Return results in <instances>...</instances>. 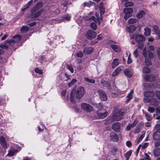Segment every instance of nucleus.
<instances>
[{"label":"nucleus","mask_w":160,"mask_h":160,"mask_svg":"<svg viewBox=\"0 0 160 160\" xmlns=\"http://www.w3.org/2000/svg\"><path fill=\"white\" fill-rule=\"evenodd\" d=\"M95 15L97 18L96 20L98 22V24H100L101 23V21H102L103 20L102 17V16H100V17L99 14L97 12L96 13Z\"/></svg>","instance_id":"nucleus-32"},{"label":"nucleus","mask_w":160,"mask_h":160,"mask_svg":"<svg viewBox=\"0 0 160 160\" xmlns=\"http://www.w3.org/2000/svg\"><path fill=\"white\" fill-rule=\"evenodd\" d=\"M123 12L125 14L124 18L125 20H127L132 16L133 10L131 8H125L123 9Z\"/></svg>","instance_id":"nucleus-5"},{"label":"nucleus","mask_w":160,"mask_h":160,"mask_svg":"<svg viewBox=\"0 0 160 160\" xmlns=\"http://www.w3.org/2000/svg\"><path fill=\"white\" fill-rule=\"evenodd\" d=\"M34 71L35 72L37 73H38L39 74H42L43 72L42 71L38 68H35Z\"/></svg>","instance_id":"nucleus-45"},{"label":"nucleus","mask_w":160,"mask_h":160,"mask_svg":"<svg viewBox=\"0 0 160 160\" xmlns=\"http://www.w3.org/2000/svg\"><path fill=\"white\" fill-rule=\"evenodd\" d=\"M110 47L116 52H118L121 50V48L116 45L112 44L110 45Z\"/></svg>","instance_id":"nucleus-24"},{"label":"nucleus","mask_w":160,"mask_h":160,"mask_svg":"<svg viewBox=\"0 0 160 160\" xmlns=\"http://www.w3.org/2000/svg\"><path fill=\"white\" fill-rule=\"evenodd\" d=\"M101 83H102L103 87H109L110 84L107 81H105L103 79H102L101 81Z\"/></svg>","instance_id":"nucleus-33"},{"label":"nucleus","mask_w":160,"mask_h":160,"mask_svg":"<svg viewBox=\"0 0 160 160\" xmlns=\"http://www.w3.org/2000/svg\"><path fill=\"white\" fill-rule=\"evenodd\" d=\"M148 57L150 59H152L153 57V53L149 50L147 51Z\"/></svg>","instance_id":"nucleus-43"},{"label":"nucleus","mask_w":160,"mask_h":160,"mask_svg":"<svg viewBox=\"0 0 160 160\" xmlns=\"http://www.w3.org/2000/svg\"><path fill=\"white\" fill-rule=\"evenodd\" d=\"M154 129L156 130V131L153 132V139L155 140H160V126L158 124H156L154 128Z\"/></svg>","instance_id":"nucleus-3"},{"label":"nucleus","mask_w":160,"mask_h":160,"mask_svg":"<svg viewBox=\"0 0 160 160\" xmlns=\"http://www.w3.org/2000/svg\"><path fill=\"white\" fill-rule=\"evenodd\" d=\"M151 69L148 67H144L143 68V71L144 73H149L151 72Z\"/></svg>","instance_id":"nucleus-35"},{"label":"nucleus","mask_w":160,"mask_h":160,"mask_svg":"<svg viewBox=\"0 0 160 160\" xmlns=\"http://www.w3.org/2000/svg\"><path fill=\"white\" fill-rule=\"evenodd\" d=\"M7 43L5 42L2 44L0 45V47L2 49L8 50V46L7 45Z\"/></svg>","instance_id":"nucleus-37"},{"label":"nucleus","mask_w":160,"mask_h":160,"mask_svg":"<svg viewBox=\"0 0 160 160\" xmlns=\"http://www.w3.org/2000/svg\"><path fill=\"white\" fill-rule=\"evenodd\" d=\"M76 55L78 57L80 58H82L83 57V54L81 51L78 52Z\"/></svg>","instance_id":"nucleus-48"},{"label":"nucleus","mask_w":160,"mask_h":160,"mask_svg":"<svg viewBox=\"0 0 160 160\" xmlns=\"http://www.w3.org/2000/svg\"><path fill=\"white\" fill-rule=\"evenodd\" d=\"M137 123H138L137 121L135 120L132 123L131 125L132 127H134L137 124Z\"/></svg>","instance_id":"nucleus-63"},{"label":"nucleus","mask_w":160,"mask_h":160,"mask_svg":"<svg viewBox=\"0 0 160 160\" xmlns=\"http://www.w3.org/2000/svg\"><path fill=\"white\" fill-rule=\"evenodd\" d=\"M155 83H145L144 84V86L146 89L150 88H156V87H153V85Z\"/></svg>","instance_id":"nucleus-26"},{"label":"nucleus","mask_w":160,"mask_h":160,"mask_svg":"<svg viewBox=\"0 0 160 160\" xmlns=\"http://www.w3.org/2000/svg\"><path fill=\"white\" fill-rule=\"evenodd\" d=\"M43 3L42 2H38L35 6L32 8L30 11V16L32 18L35 19L38 17L41 14L42 11V9L38 11L43 6Z\"/></svg>","instance_id":"nucleus-1"},{"label":"nucleus","mask_w":160,"mask_h":160,"mask_svg":"<svg viewBox=\"0 0 160 160\" xmlns=\"http://www.w3.org/2000/svg\"><path fill=\"white\" fill-rule=\"evenodd\" d=\"M12 39L15 41V43L19 42L22 39V37L20 35L18 34L13 36Z\"/></svg>","instance_id":"nucleus-27"},{"label":"nucleus","mask_w":160,"mask_h":160,"mask_svg":"<svg viewBox=\"0 0 160 160\" xmlns=\"http://www.w3.org/2000/svg\"><path fill=\"white\" fill-rule=\"evenodd\" d=\"M33 2V0H31L29 1L28 3L26 5V6H27V8H29L30 7L31 4Z\"/></svg>","instance_id":"nucleus-59"},{"label":"nucleus","mask_w":160,"mask_h":160,"mask_svg":"<svg viewBox=\"0 0 160 160\" xmlns=\"http://www.w3.org/2000/svg\"><path fill=\"white\" fill-rule=\"evenodd\" d=\"M123 114V112L121 110H119L113 113V116L116 121H118L122 119Z\"/></svg>","instance_id":"nucleus-6"},{"label":"nucleus","mask_w":160,"mask_h":160,"mask_svg":"<svg viewBox=\"0 0 160 160\" xmlns=\"http://www.w3.org/2000/svg\"><path fill=\"white\" fill-rule=\"evenodd\" d=\"M118 61L119 60L118 58H115L113 59L111 64L112 67V68H115L116 66L118 65L119 62H118Z\"/></svg>","instance_id":"nucleus-29"},{"label":"nucleus","mask_w":160,"mask_h":160,"mask_svg":"<svg viewBox=\"0 0 160 160\" xmlns=\"http://www.w3.org/2000/svg\"><path fill=\"white\" fill-rule=\"evenodd\" d=\"M122 69L120 67H118L114 70V71L118 73Z\"/></svg>","instance_id":"nucleus-58"},{"label":"nucleus","mask_w":160,"mask_h":160,"mask_svg":"<svg viewBox=\"0 0 160 160\" xmlns=\"http://www.w3.org/2000/svg\"><path fill=\"white\" fill-rule=\"evenodd\" d=\"M77 82V80L76 79H72V81L68 83V86L69 87H71L73 85H74L75 83Z\"/></svg>","instance_id":"nucleus-41"},{"label":"nucleus","mask_w":160,"mask_h":160,"mask_svg":"<svg viewBox=\"0 0 160 160\" xmlns=\"http://www.w3.org/2000/svg\"><path fill=\"white\" fill-rule=\"evenodd\" d=\"M127 30L128 32L131 34L136 30V28L133 25H131L129 26V27L127 28Z\"/></svg>","instance_id":"nucleus-22"},{"label":"nucleus","mask_w":160,"mask_h":160,"mask_svg":"<svg viewBox=\"0 0 160 160\" xmlns=\"http://www.w3.org/2000/svg\"><path fill=\"white\" fill-rule=\"evenodd\" d=\"M153 30L154 33L158 36L157 37V39H160V32L159 30L158 27L156 25H154L153 27Z\"/></svg>","instance_id":"nucleus-15"},{"label":"nucleus","mask_w":160,"mask_h":160,"mask_svg":"<svg viewBox=\"0 0 160 160\" xmlns=\"http://www.w3.org/2000/svg\"><path fill=\"white\" fill-rule=\"evenodd\" d=\"M126 145L128 147H130L132 146V143L129 141H127L126 142Z\"/></svg>","instance_id":"nucleus-57"},{"label":"nucleus","mask_w":160,"mask_h":160,"mask_svg":"<svg viewBox=\"0 0 160 160\" xmlns=\"http://www.w3.org/2000/svg\"><path fill=\"white\" fill-rule=\"evenodd\" d=\"M87 38L88 39H91V38H95L96 36V33L92 30H88L87 33Z\"/></svg>","instance_id":"nucleus-12"},{"label":"nucleus","mask_w":160,"mask_h":160,"mask_svg":"<svg viewBox=\"0 0 160 160\" xmlns=\"http://www.w3.org/2000/svg\"><path fill=\"white\" fill-rule=\"evenodd\" d=\"M149 51H154V47L153 46H150L148 48Z\"/></svg>","instance_id":"nucleus-60"},{"label":"nucleus","mask_w":160,"mask_h":160,"mask_svg":"<svg viewBox=\"0 0 160 160\" xmlns=\"http://www.w3.org/2000/svg\"><path fill=\"white\" fill-rule=\"evenodd\" d=\"M132 153V151L131 150H130L129 151H128L124 155L125 157L126 158V159L128 160L129 159V158L131 155V154Z\"/></svg>","instance_id":"nucleus-36"},{"label":"nucleus","mask_w":160,"mask_h":160,"mask_svg":"<svg viewBox=\"0 0 160 160\" xmlns=\"http://www.w3.org/2000/svg\"><path fill=\"white\" fill-rule=\"evenodd\" d=\"M137 20L136 19L131 18L128 20V22L129 24L135 23L137 22Z\"/></svg>","instance_id":"nucleus-42"},{"label":"nucleus","mask_w":160,"mask_h":160,"mask_svg":"<svg viewBox=\"0 0 160 160\" xmlns=\"http://www.w3.org/2000/svg\"><path fill=\"white\" fill-rule=\"evenodd\" d=\"M145 156V159L147 160H150L151 158H150L149 155L147 153L144 154Z\"/></svg>","instance_id":"nucleus-55"},{"label":"nucleus","mask_w":160,"mask_h":160,"mask_svg":"<svg viewBox=\"0 0 160 160\" xmlns=\"http://www.w3.org/2000/svg\"><path fill=\"white\" fill-rule=\"evenodd\" d=\"M42 125V128H41V127L39 126H38V129L39 132H42L44 128L45 129V128H46L45 126H44L43 125Z\"/></svg>","instance_id":"nucleus-52"},{"label":"nucleus","mask_w":160,"mask_h":160,"mask_svg":"<svg viewBox=\"0 0 160 160\" xmlns=\"http://www.w3.org/2000/svg\"><path fill=\"white\" fill-rule=\"evenodd\" d=\"M145 40V37L142 34H137L135 36V40L137 42L142 43Z\"/></svg>","instance_id":"nucleus-13"},{"label":"nucleus","mask_w":160,"mask_h":160,"mask_svg":"<svg viewBox=\"0 0 160 160\" xmlns=\"http://www.w3.org/2000/svg\"><path fill=\"white\" fill-rule=\"evenodd\" d=\"M145 34L148 36H149L150 34L151 31L149 28H145Z\"/></svg>","instance_id":"nucleus-49"},{"label":"nucleus","mask_w":160,"mask_h":160,"mask_svg":"<svg viewBox=\"0 0 160 160\" xmlns=\"http://www.w3.org/2000/svg\"><path fill=\"white\" fill-rule=\"evenodd\" d=\"M132 127L131 125L130 124H128L126 127V130L127 131H129L130 130L131 128Z\"/></svg>","instance_id":"nucleus-62"},{"label":"nucleus","mask_w":160,"mask_h":160,"mask_svg":"<svg viewBox=\"0 0 160 160\" xmlns=\"http://www.w3.org/2000/svg\"><path fill=\"white\" fill-rule=\"evenodd\" d=\"M29 29V28L26 26H23L21 28L20 30L22 32H28Z\"/></svg>","instance_id":"nucleus-34"},{"label":"nucleus","mask_w":160,"mask_h":160,"mask_svg":"<svg viewBox=\"0 0 160 160\" xmlns=\"http://www.w3.org/2000/svg\"><path fill=\"white\" fill-rule=\"evenodd\" d=\"M75 90L73 89L71 91L70 93V100L72 103H74L75 102L74 99L75 94Z\"/></svg>","instance_id":"nucleus-23"},{"label":"nucleus","mask_w":160,"mask_h":160,"mask_svg":"<svg viewBox=\"0 0 160 160\" xmlns=\"http://www.w3.org/2000/svg\"><path fill=\"white\" fill-rule=\"evenodd\" d=\"M5 42H6L7 44H8L7 45L8 46H9L11 47H13L15 43H16L15 41L13 40L12 39L9 40H7Z\"/></svg>","instance_id":"nucleus-31"},{"label":"nucleus","mask_w":160,"mask_h":160,"mask_svg":"<svg viewBox=\"0 0 160 160\" xmlns=\"http://www.w3.org/2000/svg\"><path fill=\"white\" fill-rule=\"evenodd\" d=\"M156 97L160 100V91L157 90L155 92Z\"/></svg>","instance_id":"nucleus-47"},{"label":"nucleus","mask_w":160,"mask_h":160,"mask_svg":"<svg viewBox=\"0 0 160 160\" xmlns=\"http://www.w3.org/2000/svg\"><path fill=\"white\" fill-rule=\"evenodd\" d=\"M130 54L128 56L127 61V63L128 64H129L131 63L132 62V60L131 58H130Z\"/></svg>","instance_id":"nucleus-53"},{"label":"nucleus","mask_w":160,"mask_h":160,"mask_svg":"<svg viewBox=\"0 0 160 160\" xmlns=\"http://www.w3.org/2000/svg\"><path fill=\"white\" fill-rule=\"evenodd\" d=\"M99 8L100 11V16H102L103 15L105 12V9L102 2H101L99 4Z\"/></svg>","instance_id":"nucleus-17"},{"label":"nucleus","mask_w":160,"mask_h":160,"mask_svg":"<svg viewBox=\"0 0 160 160\" xmlns=\"http://www.w3.org/2000/svg\"><path fill=\"white\" fill-rule=\"evenodd\" d=\"M15 152L12 150H11L9 151L8 154V156L10 157L13 156Z\"/></svg>","instance_id":"nucleus-56"},{"label":"nucleus","mask_w":160,"mask_h":160,"mask_svg":"<svg viewBox=\"0 0 160 160\" xmlns=\"http://www.w3.org/2000/svg\"><path fill=\"white\" fill-rule=\"evenodd\" d=\"M93 51V49L92 47L85 48H84V52L88 54H91Z\"/></svg>","instance_id":"nucleus-21"},{"label":"nucleus","mask_w":160,"mask_h":160,"mask_svg":"<svg viewBox=\"0 0 160 160\" xmlns=\"http://www.w3.org/2000/svg\"><path fill=\"white\" fill-rule=\"evenodd\" d=\"M145 80L150 82L154 81L156 79V76L153 74L145 75L144 77Z\"/></svg>","instance_id":"nucleus-9"},{"label":"nucleus","mask_w":160,"mask_h":160,"mask_svg":"<svg viewBox=\"0 0 160 160\" xmlns=\"http://www.w3.org/2000/svg\"><path fill=\"white\" fill-rule=\"evenodd\" d=\"M132 91H131L126 96V98L127 99L125 101V102L126 104L128 103L133 98L132 95Z\"/></svg>","instance_id":"nucleus-19"},{"label":"nucleus","mask_w":160,"mask_h":160,"mask_svg":"<svg viewBox=\"0 0 160 160\" xmlns=\"http://www.w3.org/2000/svg\"><path fill=\"white\" fill-rule=\"evenodd\" d=\"M143 42H142V43L138 42V48L140 49H142L144 47V45L143 44Z\"/></svg>","instance_id":"nucleus-46"},{"label":"nucleus","mask_w":160,"mask_h":160,"mask_svg":"<svg viewBox=\"0 0 160 160\" xmlns=\"http://www.w3.org/2000/svg\"><path fill=\"white\" fill-rule=\"evenodd\" d=\"M121 123L118 122L113 123L112 125V129L116 132H119L121 130Z\"/></svg>","instance_id":"nucleus-8"},{"label":"nucleus","mask_w":160,"mask_h":160,"mask_svg":"<svg viewBox=\"0 0 160 160\" xmlns=\"http://www.w3.org/2000/svg\"><path fill=\"white\" fill-rule=\"evenodd\" d=\"M146 14L145 12L143 10L140 11L137 14L136 17L138 19H141Z\"/></svg>","instance_id":"nucleus-28"},{"label":"nucleus","mask_w":160,"mask_h":160,"mask_svg":"<svg viewBox=\"0 0 160 160\" xmlns=\"http://www.w3.org/2000/svg\"><path fill=\"white\" fill-rule=\"evenodd\" d=\"M154 156L157 157L160 155V148H155L153 150Z\"/></svg>","instance_id":"nucleus-30"},{"label":"nucleus","mask_w":160,"mask_h":160,"mask_svg":"<svg viewBox=\"0 0 160 160\" xmlns=\"http://www.w3.org/2000/svg\"><path fill=\"white\" fill-rule=\"evenodd\" d=\"M142 54L143 56L145 57H146V58H147V52L145 50H143V52H142Z\"/></svg>","instance_id":"nucleus-64"},{"label":"nucleus","mask_w":160,"mask_h":160,"mask_svg":"<svg viewBox=\"0 0 160 160\" xmlns=\"http://www.w3.org/2000/svg\"><path fill=\"white\" fill-rule=\"evenodd\" d=\"M0 143L3 148H7L6 142L4 137H1L0 138Z\"/></svg>","instance_id":"nucleus-18"},{"label":"nucleus","mask_w":160,"mask_h":160,"mask_svg":"<svg viewBox=\"0 0 160 160\" xmlns=\"http://www.w3.org/2000/svg\"><path fill=\"white\" fill-rule=\"evenodd\" d=\"M98 91L99 94L100 98L101 100L103 101H107V97L105 92L101 89H99Z\"/></svg>","instance_id":"nucleus-10"},{"label":"nucleus","mask_w":160,"mask_h":160,"mask_svg":"<svg viewBox=\"0 0 160 160\" xmlns=\"http://www.w3.org/2000/svg\"><path fill=\"white\" fill-rule=\"evenodd\" d=\"M84 79L88 82H90L92 83H95V81L93 79H90L86 77L84 78Z\"/></svg>","instance_id":"nucleus-40"},{"label":"nucleus","mask_w":160,"mask_h":160,"mask_svg":"<svg viewBox=\"0 0 160 160\" xmlns=\"http://www.w3.org/2000/svg\"><path fill=\"white\" fill-rule=\"evenodd\" d=\"M85 93V90L84 88L80 86L78 87L76 90H75V96L76 98L80 99L84 95Z\"/></svg>","instance_id":"nucleus-4"},{"label":"nucleus","mask_w":160,"mask_h":160,"mask_svg":"<svg viewBox=\"0 0 160 160\" xmlns=\"http://www.w3.org/2000/svg\"><path fill=\"white\" fill-rule=\"evenodd\" d=\"M91 28L94 30H96L97 28L96 24L94 22H92L91 24Z\"/></svg>","instance_id":"nucleus-44"},{"label":"nucleus","mask_w":160,"mask_h":160,"mask_svg":"<svg viewBox=\"0 0 160 160\" xmlns=\"http://www.w3.org/2000/svg\"><path fill=\"white\" fill-rule=\"evenodd\" d=\"M155 95V92L154 91L145 92L144 95L145 97L147 98H152Z\"/></svg>","instance_id":"nucleus-16"},{"label":"nucleus","mask_w":160,"mask_h":160,"mask_svg":"<svg viewBox=\"0 0 160 160\" xmlns=\"http://www.w3.org/2000/svg\"><path fill=\"white\" fill-rule=\"evenodd\" d=\"M98 110L97 111V114L100 118H104L108 115L107 111L104 109V106L101 103H99L98 105Z\"/></svg>","instance_id":"nucleus-2"},{"label":"nucleus","mask_w":160,"mask_h":160,"mask_svg":"<svg viewBox=\"0 0 160 160\" xmlns=\"http://www.w3.org/2000/svg\"><path fill=\"white\" fill-rule=\"evenodd\" d=\"M145 133L142 134L141 135L138 139V142H140L144 137Z\"/></svg>","instance_id":"nucleus-51"},{"label":"nucleus","mask_w":160,"mask_h":160,"mask_svg":"<svg viewBox=\"0 0 160 160\" xmlns=\"http://www.w3.org/2000/svg\"><path fill=\"white\" fill-rule=\"evenodd\" d=\"M44 139L46 140H49L50 138V134L47 129L45 128V130L43 134Z\"/></svg>","instance_id":"nucleus-25"},{"label":"nucleus","mask_w":160,"mask_h":160,"mask_svg":"<svg viewBox=\"0 0 160 160\" xmlns=\"http://www.w3.org/2000/svg\"><path fill=\"white\" fill-rule=\"evenodd\" d=\"M81 106L82 109L87 112H90L93 110L92 107L86 103H82Z\"/></svg>","instance_id":"nucleus-7"},{"label":"nucleus","mask_w":160,"mask_h":160,"mask_svg":"<svg viewBox=\"0 0 160 160\" xmlns=\"http://www.w3.org/2000/svg\"><path fill=\"white\" fill-rule=\"evenodd\" d=\"M67 68L72 73L73 72V69L72 66L71 65H67Z\"/></svg>","instance_id":"nucleus-50"},{"label":"nucleus","mask_w":160,"mask_h":160,"mask_svg":"<svg viewBox=\"0 0 160 160\" xmlns=\"http://www.w3.org/2000/svg\"><path fill=\"white\" fill-rule=\"evenodd\" d=\"M133 3L131 2H126L124 4V6L126 7H132L133 6Z\"/></svg>","instance_id":"nucleus-38"},{"label":"nucleus","mask_w":160,"mask_h":160,"mask_svg":"<svg viewBox=\"0 0 160 160\" xmlns=\"http://www.w3.org/2000/svg\"><path fill=\"white\" fill-rule=\"evenodd\" d=\"M148 111L151 113H153L155 111V109L154 108L149 107L148 108Z\"/></svg>","instance_id":"nucleus-54"},{"label":"nucleus","mask_w":160,"mask_h":160,"mask_svg":"<svg viewBox=\"0 0 160 160\" xmlns=\"http://www.w3.org/2000/svg\"><path fill=\"white\" fill-rule=\"evenodd\" d=\"M110 139L114 142H117L119 140L118 136L115 132H111L110 135Z\"/></svg>","instance_id":"nucleus-14"},{"label":"nucleus","mask_w":160,"mask_h":160,"mask_svg":"<svg viewBox=\"0 0 160 160\" xmlns=\"http://www.w3.org/2000/svg\"><path fill=\"white\" fill-rule=\"evenodd\" d=\"M144 123L142 122L138 124L134 130V133L138 134L140 132L144 126Z\"/></svg>","instance_id":"nucleus-11"},{"label":"nucleus","mask_w":160,"mask_h":160,"mask_svg":"<svg viewBox=\"0 0 160 160\" xmlns=\"http://www.w3.org/2000/svg\"><path fill=\"white\" fill-rule=\"evenodd\" d=\"M123 72L126 76L129 78H131L132 76V72H131L130 70L128 68L124 69L123 70Z\"/></svg>","instance_id":"nucleus-20"},{"label":"nucleus","mask_w":160,"mask_h":160,"mask_svg":"<svg viewBox=\"0 0 160 160\" xmlns=\"http://www.w3.org/2000/svg\"><path fill=\"white\" fill-rule=\"evenodd\" d=\"M145 62L147 66H149L152 65V62L151 59H148L147 58H146L145 59Z\"/></svg>","instance_id":"nucleus-39"},{"label":"nucleus","mask_w":160,"mask_h":160,"mask_svg":"<svg viewBox=\"0 0 160 160\" xmlns=\"http://www.w3.org/2000/svg\"><path fill=\"white\" fill-rule=\"evenodd\" d=\"M84 7H90V4L89 1V2H84L83 3Z\"/></svg>","instance_id":"nucleus-61"}]
</instances>
